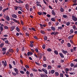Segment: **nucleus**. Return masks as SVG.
<instances>
[{
	"label": "nucleus",
	"instance_id": "obj_1",
	"mask_svg": "<svg viewBox=\"0 0 77 77\" xmlns=\"http://www.w3.org/2000/svg\"><path fill=\"white\" fill-rule=\"evenodd\" d=\"M72 20L74 21H77V18L76 17H75L74 15L72 16Z\"/></svg>",
	"mask_w": 77,
	"mask_h": 77
},
{
	"label": "nucleus",
	"instance_id": "obj_2",
	"mask_svg": "<svg viewBox=\"0 0 77 77\" xmlns=\"http://www.w3.org/2000/svg\"><path fill=\"white\" fill-rule=\"evenodd\" d=\"M25 8L27 9V11H29V5L28 4L25 5Z\"/></svg>",
	"mask_w": 77,
	"mask_h": 77
},
{
	"label": "nucleus",
	"instance_id": "obj_3",
	"mask_svg": "<svg viewBox=\"0 0 77 77\" xmlns=\"http://www.w3.org/2000/svg\"><path fill=\"white\" fill-rule=\"evenodd\" d=\"M6 48H2V51L3 52L2 53H3V54H6Z\"/></svg>",
	"mask_w": 77,
	"mask_h": 77
},
{
	"label": "nucleus",
	"instance_id": "obj_4",
	"mask_svg": "<svg viewBox=\"0 0 77 77\" xmlns=\"http://www.w3.org/2000/svg\"><path fill=\"white\" fill-rule=\"evenodd\" d=\"M2 65L3 66H7V63H6V61H5V62L4 61H2Z\"/></svg>",
	"mask_w": 77,
	"mask_h": 77
},
{
	"label": "nucleus",
	"instance_id": "obj_5",
	"mask_svg": "<svg viewBox=\"0 0 77 77\" xmlns=\"http://www.w3.org/2000/svg\"><path fill=\"white\" fill-rule=\"evenodd\" d=\"M15 72H16V74H17V75L18 74H19V73H18V69L17 68H14V69Z\"/></svg>",
	"mask_w": 77,
	"mask_h": 77
},
{
	"label": "nucleus",
	"instance_id": "obj_6",
	"mask_svg": "<svg viewBox=\"0 0 77 77\" xmlns=\"http://www.w3.org/2000/svg\"><path fill=\"white\" fill-rule=\"evenodd\" d=\"M42 71L44 72L46 74H48V72H47V70L44 68L42 69Z\"/></svg>",
	"mask_w": 77,
	"mask_h": 77
},
{
	"label": "nucleus",
	"instance_id": "obj_7",
	"mask_svg": "<svg viewBox=\"0 0 77 77\" xmlns=\"http://www.w3.org/2000/svg\"><path fill=\"white\" fill-rule=\"evenodd\" d=\"M38 58L39 59V60H40L42 58V54L41 53H40L38 54Z\"/></svg>",
	"mask_w": 77,
	"mask_h": 77
},
{
	"label": "nucleus",
	"instance_id": "obj_8",
	"mask_svg": "<svg viewBox=\"0 0 77 77\" xmlns=\"http://www.w3.org/2000/svg\"><path fill=\"white\" fill-rule=\"evenodd\" d=\"M11 16L13 18H17V16L15 14H12Z\"/></svg>",
	"mask_w": 77,
	"mask_h": 77
},
{
	"label": "nucleus",
	"instance_id": "obj_9",
	"mask_svg": "<svg viewBox=\"0 0 77 77\" xmlns=\"http://www.w3.org/2000/svg\"><path fill=\"white\" fill-rule=\"evenodd\" d=\"M59 54L60 56L62 58H64V56H63V54L62 53H59Z\"/></svg>",
	"mask_w": 77,
	"mask_h": 77
},
{
	"label": "nucleus",
	"instance_id": "obj_10",
	"mask_svg": "<svg viewBox=\"0 0 77 77\" xmlns=\"http://www.w3.org/2000/svg\"><path fill=\"white\" fill-rule=\"evenodd\" d=\"M62 51L64 53V54H66L67 53H68V52L67 51H64V50L62 49Z\"/></svg>",
	"mask_w": 77,
	"mask_h": 77
},
{
	"label": "nucleus",
	"instance_id": "obj_11",
	"mask_svg": "<svg viewBox=\"0 0 77 77\" xmlns=\"http://www.w3.org/2000/svg\"><path fill=\"white\" fill-rule=\"evenodd\" d=\"M52 14L53 15H56V13L54 12V10H52Z\"/></svg>",
	"mask_w": 77,
	"mask_h": 77
},
{
	"label": "nucleus",
	"instance_id": "obj_12",
	"mask_svg": "<svg viewBox=\"0 0 77 77\" xmlns=\"http://www.w3.org/2000/svg\"><path fill=\"white\" fill-rule=\"evenodd\" d=\"M59 75V74L57 72H55V76H58Z\"/></svg>",
	"mask_w": 77,
	"mask_h": 77
},
{
	"label": "nucleus",
	"instance_id": "obj_13",
	"mask_svg": "<svg viewBox=\"0 0 77 77\" xmlns=\"http://www.w3.org/2000/svg\"><path fill=\"white\" fill-rule=\"evenodd\" d=\"M46 50L47 51H49V52H50V51H52V50L50 48L47 49Z\"/></svg>",
	"mask_w": 77,
	"mask_h": 77
},
{
	"label": "nucleus",
	"instance_id": "obj_14",
	"mask_svg": "<svg viewBox=\"0 0 77 77\" xmlns=\"http://www.w3.org/2000/svg\"><path fill=\"white\" fill-rule=\"evenodd\" d=\"M51 30H53V31H55V30H56V29L53 26L51 27Z\"/></svg>",
	"mask_w": 77,
	"mask_h": 77
},
{
	"label": "nucleus",
	"instance_id": "obj_15",
	"mask_svg": "<svg viewBox=\"0 0 77 77\" xmlns=\"http://www.w3.org/2000/svg\"><path fill=\"white\" fill-rule=\"evenodd\" d=\"M6 19L7 21H9V20H10V18H9V17L8 16H7L6 17Z\"/></svg>",
	"mask_w": 77,
	"mask_h": 77
},
{
	"label": "nucleus",
	"instance_id": "obj_16",
	"mask_svg": "<svg viewBox=\"0 0 77 77\" xmlns=\"http://www.w3.org/2000/svg\"><path fill=\"white\" fill-rule=\"evenodd\" d=\"M15 28V27H14V26H12L11 27V29L10 30L11 31H13V30H14V29Z\"/></svg>",
	"mask_w": 77,
	"mask_h": 77
},
{
	"label": "nucleus",
	"instance_id": "obj_17",
	"mask_svg": "<svg viewBox=\"0 0 77 77\" xmlns=\"http://www.w3.org/2000/svg\"><path fill=\"white\" fill-rule=\"evenodd\" d=\"M40 32L41 33H42V34H43V35H45V32H44V31L43 30H41Z\"/></svg>",
	"mask_w": 77,
	"mask_h": 77
},
{
	"label": "nucleus",
	"instance_id": "obj_18",
	"mask_svg": "<svg viewBox=\"0 0 77 77\" xmlns=\"http://www.w3.org/2000/svg\"><path fill=\"white\" fill-rule=\"evenodd\" d=\"M54 53L55 54H56V55H57L58 54V52L57 51V50H55L54 51Z\"/></svg>",
	"mask_w": 77,
	"mask_h": 77
},
{
	"label": "nucleus",
	"instance_id": "obj_19",
	"mask_svg": "<svg viewBox=\"0 0 77 77\" xmlns=\"http://www.w3.org/2000/svg\"><path fill=\"white\" fill-rule=\"evenodd\" d=\"M0 27L1 32H3V27L2 26H1Z\"/></svg>",
	"mask_w": 77,
	"mask_h": 77
},
{
	"label": "nucleus",
	"instance_id": "obj_20",
	"mask_svg": "<svg viewBox=\"0 0 77 77\" xmlns=\"http://www.w3.org/2000/svg\"><path fill=\"white\" fill-rule=\"evenodd\" d=\"M9 52L11 53H13L14 52V50L12 49H9Z\"/></svg>",
	"mask_w": 77,
	"mask_h": 77
},
{
	"label": "nucleus",
	"instance_id": "obj_21",
	"mask_svg": "<svg viewBox=\"0 0 77 77\" xmlns=\"http://www.w3.org/2000/svg\"><path fill=\"white\" fill-rule=\"evenodd\" d=\"M16 30H17V31L18 32H20V29H19V28H18V27H16Z\"/></svg>",
	"mask_w": 77,
	"mask_h": 77
},
{
	"label": "nucleus",
	"instance_id": "obj_22",
	"mask_svg": "<svg viewBox=\"0 0 77 77\" xmlns=\"http://www.w3.org/2000/svg\"><path fill=\"white\" fill-rule=\"evenodd\" d=\"M9 9V8H7L3 10V12H4L6 11H8Z\"/></svg>",
	"mask_w": 77,
	"mask_h": 77
},
{
	"label": "nucleus",
	"instance_id": "obj_23",
	"mask_svg": "<svg viewBox=\"0 0 77 77\" xmlns=\"http://www.w3.org/2000/svg\"><path fill=\"white\" fill-rule=\"evenodd\" d=\"M73 35H71L70 36H69L68 37V39H70L71 38H73Z\"/></svg>",
	"mask_w": 77,
	"mask_h": 77
},
{
	"label": "nucleus",
	"instance_id": "obj_24",
	"mask_svg": "<svg viewBox=\"0 0 77 77\" xmlns=\"http://www.w3.org/2000/svg\"><path fill=\"white\" fill-rule=\"evenodd\" d=\"M70 32L71 33H74V30L72 29H70Z\"/></svg>",
	"mask_w": 77,
	"mask_h": 77
},
{
	"label": "nucleus",
	"instance_id": "obj_25",
	"mask_svg": "<svg viewBox=\"0 0 77 77\" xmlns=\"http://www.w3.org/2000/svg\"><path fill=\"white\" fill-rule=\"evenodd\" d=\"M41 77H45V75L44 74H40Z\"/></svg>",
	"mask_w": 77,
	"mask_h": 77
},
{
	"label": "nucleus",
	"instance_id": "obj_26",
	"mask_svg": "<svg viewBox=\"0 0 77 77\" xmlns=\"http://www.w3.org/2000/svg\"><path fill=\"white\" fill-rule=\"evenodd\" d=\"M58 29L60 30H62L63 29V28L62 26H60L58 27Z\"/></svg>",
	"mask_w": 77,
	"mask_h": 77
},
{
	"label": "nucleus",
	"instance_id": "obj_27",
	"mask_svg": "<svg viewBox=\"0 0 77 77\" xmlns=\"http://www.w3.org/2000/svg\"><path fill=\"white\" fill-rule=\"evenodd\" d=\"M37 14L39 15H42V13L38 12Z\"/></svg>",
	"mask_w": 77,
	"mask_h": 77
},
{
	"label": "nucleus",
	"instance_id": "obj_28",
	"mask_svg": "<svg viewBox=\"0 0 77 77\" xmlns=\"http://www.w3.org/2000/svg\"><path fill=\"white\" fill-rule=\"evenodd\" d=\"M4 45V43H2L0 45V47H3V46Z\"/></svg>",
	"mask_w": 77,
	"mask_h": 77
},
{
	"label": "nucleus",
	"instance_id": "obj_29",
	"mask_svg": "<svg viewBox=\"0 0 77 77\" xmlns=\"http://www.w3.org/2000/svg\"><path fill=\"white\" fill-rule=\"evenodd\" d=\"M51 74H53L54 73V72H55V71L54 70H52L51 71Z\"/></svg>",
	"mask_w": 77,
	"mask_h": 77
},
{
	"label": "nucleus",
	"instance_id": "obj_30",
	"mask_svg": "<svg viewBox=\"0 0 77 77\" xmlns=\"http://www.w3.org/2000/svg\"><path fill=\"white\" fill-rule=\"evenodd\" d=\"M61 12H63V8L61 7V8L60 9Z\"/></svg>",
	"mask_w": 77,
	"mask_h": 77
},
{
	"label": "nucleus",
	"instance_id": "obj_31",
	"mask_svg": "<svg viewBox=\"0 0 77 77\" xmlns=\"http://www.w3.org/2000/svg\"><path fill=\"white\" fill-rule=\"evenodd\" d=\"M51 21H55V18H51Z\"/></svg>",
	"mask_w": 77,
	"mask_h": 77
},
{
	"label": "nucleus",
	"instance_id": "obj_32",
	"mask_svg": "<svg viewBox=\"0 0 77 77\" xmlns=\"http://www.w3.org/2000/svg\"><path fill=\"white\" fill-rule=\"evenodd\" d=\"M63 18H66L67 17V15L65 14H63Z\"/></svg>",
	"mask_w": 77,
	"mask_h": 77
},
{
	"label": "nucleus",
	"instance_id": "obj_33",
	"mask_svg": "<svg viewBox=\"0 0 77 77\" xmlns=\"http://www.w3.org/2000/svg\"><path fill=\"white\" fill-rule=\"evenodd\" d=\"M42 48L43 49H44L45 48V45L43 44L42 45Z\"/></svg>",
	"mask_w": 77,
	"mask_h": 77
},
{
	"label": "nucleus",
	"instance_id": "obj_34",
	"mask_svg": "<svg viewBox=\"0 0 77 77\" xmlns=\"http://www.w3.org/2000/svg\"><path fill=\"white\" fill-rule=\"evenodd\" d=\"M32 70L33 71H35V72H37V71H38V70L37 69H32Z\"/></svg>",
	"mask_w": 77,
	"mask_h": 77
},
{
	"label": "nucleus",
	"instance_id": "obj_35",
	"mask_svg": "<svg viewBox=\"0 0 77 77\" xmlns=\"http://www.w3.org/2000/svg\"><path fill=\"white\" fill-rule=\"evenodd\" d=\"M73 29H74V30H76V26L75 25H73Z\"/></svg>",
	"mask_w": 77,
	"mask_h": 77
},
{
	"label": "nucleus",
	"instance_id": "obj_36",
	"mask_svg": "<svg viewBox=\"0 0 77 77\" xmlns=\"http://www.w3.org/2000/svg\"><path fill=\"white\" fill-rule=\"evenodd\" d=\"M51 66H50V65H48V69H51Z\"/></svg>",
	"mask_w": 77,
	"mask_h": 77
},
{
	"label": "nucleus",
	"instance_id": "obj_37",
	"mask_svg": "<svg viewBox=\"0 0 77 77\" xmlns=\"http://www.w3.org/2000/svg\"><path fill=\"white\" fill-rule=\"evenodd\" d=\"M35 50L36 53H38L39 51H38V48H35Z\"/></svg>",
	"mask_w": 77,
	"mask_h": 77
},
{
	"label": "nucleus",
	"instance_id": "obj_38",
	"mask_svg": "<svg viewBox=\"0 0 77 77\" xmlns=\"http://www.w3.org/2000/svg\"><path fill=\"white\" fill-rule=\"evenodd\" d=\"M43 60L44 61H46V60H47V59L46 58V57H43Z\"/></svg>",
	"mask_w": 77,
	"mask_h": 77
},
{
	"label": "nucleus",
	"instance_id": "obj_39",
	"mask_svg": "<svg viewBox=\"0 0 77 77\" xmlns=\"http://www.w3.org/2000/svg\"><path fill=\"white\" fill-rule=\"evenodd\" d=\"M14 9H15V10H17V9H18V7H17V6H15L14 7Z\"/></svg>",
	"mask_w": 77,
	"mask_h": 77
},
{
	"label": "nucleus",
	"instance_id": "obj_40",
	"mask_svg": "<svg viewBox=\"0 0 77 77\" xmlns=\"http://www.w3.org/2000/svg\"><path fill=\"white\" fill-rule=\"evenodd\" d=\"M67 46L69 47H71V44H70V43H68L67 44Z\"/></svg>",
	"mask_w": 77,
	"mask_h": 77
},
{
	"label": "nucleus",
	"instance_id": "obj_41",
	"mask_svg": "<svg viewBox=\"0 0 77 77\" xmlns=\"http://www.w3.org/2000/svg\"><path fill=\"white\" fill-rule=\"evenodd\" d=\"M69 24H70V22H67L66 23V25L67 26H69Z\"/></svg>",
	"mask_w": 77,
	"mask_h": 77
},
{
	"label": "nucleus",
	"instance_id": "obj_42",
	"mask_svg": "<svg viewBox=\"0 0 77 77\" xmlns=\"http://www.w3.org/2000/svg\"><path fill=\"white\" fill-rule=\"evenodd\" d=\"M43 66L44 67V68H46V67H47V64H44L43 65Z\"/></svg>",
	"mask_w": 77,
	"mask_h": 77
},
{
	"label": "nucleus",
	"instance_id": "obj_43",
	"mask_svg": "<svg viewBox=\"0 0 77 77\" xmlns=\"http://www.w3.org/2000/svg\"><path fill=\"white\" fill-rule=\"evenodd\" d=\"M20 72L21 74H24L25 73L24 72V71H20Z\"/></svg>",
	"mask_w": 77,
	"mask_h": 77
},
{
	"label": "nucleus",
	"instance_id": "obj_44",
	"mask_svg": "<svg viewBox=\"0 0 77 77\" xmlns=\"http://www.w3.org/2000/svg\"><path fill=\"white\" fill-rule=\"evenodd\" d=\"M74 3H77V0H74L72 1Z\"/></svg>",
	"mask_w": 77,
	"mask_h": 77
},
{
	"label": "nucleus",
	"instance_id": "obj_45",
	"mask_svg": "<svg viewBox=\"0 0 77 77\" xmlns=\"http://www.w3.org/2000/svg\"><path fill=\"white\" fill-rule=\"evenodd\" d=\"M22 0H19V2L20 3H24V2L22 1Z\"/></svg>",
	"mask_w": 77,
	"mask_h": 77
},
{
	"label": "nucleus",
	"instance_id": "obj_46",
	"mask_svg": "<svg viewBox=\"0 0 77 77\" xmlns=\"http://www.w3.org/2000/svg\"><path fill=\"white\" fill-rule=\"evenodd\" d=\"M8 27L7 26H4V28L5 29H8Z\"/></svg>",
	"mask_w": 77,
	"mask_h": 77
},
{
	"label": "nucleus",
	"instance_id": "obj_47",
	"mask_svg": "<svg viewBox=\"0 0 77 77\" xmlns=\"http://www.w3.org/2000/svg\"><path fill=\"white\" fill-rule=\"evenodd\" d=\"M12 74L13 75H14L15 76V75H17V74L16 73H15V72H12Z\"/></svg>",
	"mask_w": 77,
	"mask_h": 77
},
{
	"label": "nucleus",
	"instance_id": "obj_48",
	"mask_svg": "<svg viewBox=\"0 0 77 77\" xmlns=\"http://www.w3.org/2000/svg\"><path fill=\"white\" fill-rule=\"evenodd\" d=\"M60 77H63V74L62 73H60Z\"/></svg>",
	"mask_w": 77,
	"mask_h": 77
},
{
	"label": "nucleus",
	"instance_id": "obj_49",
	"mask_svg": "<svg viewBox=\"0 0 77 77\" xmlns=\"http://www.w3.org/2000/svg\"><path fill=\"white\" fill-rule=\"evenodd\" d=\"M70 66L71 67H73V66H74V64L72 63H71L70 64Z\"/></svg>",
	"mask_w": 77,
	"mask_h": 77
},
{
	"label": "nucleus",
	"instance_id": "obj_50",
	"mask_svg": "<svg viewBox=\"0 0 77 77\" xmlns=\"http://www.w3.org/2000/svg\"><path fill=\"white\" fill-rule=\"evenodd\" d=\"M5 42L6 44H8V42H9L8 41V40H5Z\"/></svg>",
	"mask_w": 77,
	"mask_h": 77
},
{
	"label": "nucleus",
	"instance_id": "obj_51",
	"mask_svg": "<svg viewBox=\"0 0 77 77\" xmlns=\"http://www.w3.org/2000/svg\"><path fill=\"white\" fill-rule=\"evenodd\" d=\"M45 40H47V36H45L44 37Z\"/></svg>",
	"mask_w": 77,
	"mask_h": 77
},
{
	"label": "nucleus",
	"instance_id": "obj_52",
	"mask_svg": "<svg viewBox=\"0 0 77 77\" xmlns=\"http://www.w3.org/2000/svg\"><path fill=\"white\" fill-rule=\"evenodd\" d=\"M18 14H22V12L20 11H19L18 12Z\"/></svg>",
	"mask_w": 77,
	"mask_h": 77
},
{
	"label": "nucleus",
	"instance_id": "obj_53",
	"mask_svg": "<svg viewBox=\"0 0 77 77\" xmlns=\"http://www.w3.org/2000/svg\"><path fill=\"white\" fill-rule=\"evenodd\" d=\"M26 73L28 75H29V74H30V72L28 71H26Z\"/></svg>",
	"mask_w": 77,
	"mask_h": 77
},
{
	"label": "nucleus",
	"instance_id": "obj_54",
	"mask_svg": "<svg viewBox=\"0 0 77 77\" xmlns=\"http://www.w3.org/2000/svg\"><path fill=\"white\" fill-rule=\"evenodd\" d=\"M35 63L36 64V65H40V64L37 62H35Z\"/></svg>",
	"mask_w": 77,
	"mask_h": 77
},
{
	"label": "nucleus",
	"instance_id": "obj_55",
	"mask_svg": "<svg viewBox=\"0 0 77 77\" xmlns=\"http://www.w3.org/2000/svg\"><path fill=\"white\" fill-rule=\"evenodd\" d=\"M38 70L39 72H42V69H38Z\"/></svg>",
	"mask_w": 77,
	"mask_h": 77
},
{
	"label": "nucleus",
	"instance_id": "obj_56",
	"mask_svg": "<svg viewBox=\"0 0 77 77\" xmlns=\"http://www.w3.org/2000/svg\"><path fill=\"white\" fill-rule=\"evenodd\" d=\"M25 67L26 68H27V69L29 68V67L27 65H25Z\"/></svg>",
	"mask_w": 77,
	"mask_h": 77
},
{
	"label": "nucleus",
	"instance_id": "obj_57",
	"mask_svg": "<svg viewBox=\"0 0 77 77\" xmlns=\"http://www.w3.org/2000/svg\"><path fill=\"white\" fill-rule=\"evenodd\" d=\"M31 29H32L33 31H36V30H35V29L34 28H32Z\"/></svg>",
	"mask_w": 77,
	"mask_h": 77
},
{
	"label": "nucleus",
	"instance_id": "obj_58",
	"mask_svg": "<svg viewBox=\"0 0 77 77\" xmlns=\"http://www.w3.org/2000/svg\"><path fill=\"white\" fill-rule=\"evenodd\" d=\"M34 39H38V38H37V37H36V36H34Z\"/></svg>",
	"mask_w": 77,
	"mask_h": 77
},
{
	"label": "nucleus",
	"instance_id": "obj_59",
	"mask_svg": "<svg viewBox=\"0 0 77 77\" xmlns=\"http://www.w3.org/2000/svg\"><path fill=\"white\" fill-rule=\"evenodd\" d=\"M64 40H62V41L61 42V44H63V42H64Z\"/></svg>",
	"mask_w": 77,
	"mask_h": 77
},
{
	"label": "nucleus",
	"instance_id": "obj_60",
	"mask_svg": "<svg viewBox=\"0 0 77 77\" xmlns=\"http://www.w3.org/2000/svg\"><path fill=\"white\" fill-rule=\"evenodd\" d=\"M76 5H77V3H74V4H73V6H76Z\"/></svg>",
	"mask_w": 77,
	"mask_h": 77
},
{
	"label": "nucleus",
	"instance_id": "obj_61",
	"mask_svg": "<svg viewBox=\"0 0 77 77\" xmlns=\"http://www.w3.org/2000/svg\"><path fill=\"white\" fill-rule=\"evenodd\" d=\"M23 30H25L26 29V27H23Z\"/></svg>",
	"mask_w": 77,
	"mask_h": 77
},
{
	"label": "nucleus",
	"instance_id": "obj_62",
	"mask_svg": "<svg viewBox=\"0 0 77 77\" xmlns=\"http://www.w3.org/2000/svg\"><path fill=\"white\" fill-rule=\"evenodd\" d=\"M30 46H31V47H33V45L31 44L30 45Z\"/></svg>",
	"mask_w": 77,
	"mask_h": 77
},
{
	"label": "nucleus",
	"instance_id": "obj_63",
	"mask_svg": "<svg viewBox=\"0 0 77 77\" xmlns=\"http://www.w3.org/2000/svg\"><path fill=\"white\" fill-rule=\"evenodd\" d=\"M9 66L10 68H12V65H11V64H9Z\"/></svg>",
	"mask_w": 77,
	"mask_h": 77
},
{
	"label": "nucleus",
	"instance_id": "obj_64",
	"mask_svg": "<svg viewBox=\"0 0 77 77\" xmlns=\"http://www.w3.org/2000/svg\"><path fill=\"white\" fill-rule=\"evenodd\" d=\"M73 61L77 62V58L74 60Z\"/></svg>",
	"mask_w": 77,
	"mask_h": 77
}]
</instances>
